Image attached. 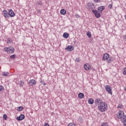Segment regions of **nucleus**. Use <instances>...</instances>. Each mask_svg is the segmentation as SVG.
Returning a JSON list of instances; mask_svg holds the SVG:
<instances>
[{"label":"nucleus","instance_id":"nucleus-35","mask_svg":"<svg viewBox=\"0 0 126 126\" xmlns=\"http://www.w3.org/2000/svg\"><path fill=\"white\" fill-rule=\"evenodd\" d=\"M36 4L37 5H40V4H42V2H41V1H37L36 2Z\"/></svg>","mask_w":126,"mask_h":126},{"label":"nucleus","instance_id":"nucleus-22","mask_svg":"<svg viewBox=\"0 0 126 126\" xmlns=\"http://www.w3.org/2000/svg\"><path fill=\"white\" fill-rule=\"evenodd\" d=\"M17 111L18 112H22V111H23V107L22 106H19L17 108Z\"/></svg>","mask_w":126,"mask_h":126},{"label":"nucleus","instance_id":"nucleus-31","mask_svg":"<svg viewBox=\"0 0 126 126\" xmlns=\"http://www.w3.org/2000/svg\"><path fill=\"white\" fill-rule=\"evenodd\" d=\"M10 59H15L16 58V55H13L10 56Z\"/></svg>","mask_w":126,"mask_h":126},{"label":"nucleus","instance_id":"nucleus-21","mask_svg":"<svg viewBox=\"0 0 126 126\" xmlns=\"http://www.w3.org/2000/svg\"><path fill=\"white\" fill-rule=\"evenodd\" d=\"M3 76H8L9 75V72H3L2 73Z\"/></svg>","mask_w":126,"mask_h":126},{"label":"nucleus","instance_id":"nucleus-25","mask_svg":"<svg viewBox=\"0 0 126 126\" xmlns=\"http://www.w3.org/2000/svg\"><path fill=\"white\" fill-rule=\"evenodd\" d=\"M114 60V58L113 57H110V59L108 60V63H111V62L113 61Z\"/></svg>","mask_w":126,"mask_h":126},{"label":"nucleus","instance_id":"nucleus-1","mask_svg":"<svg viewBox=\"0 0 126 126\" xmlns=\"http://www.w3.org/2000/svg\"><path fill=\"white\" fill-rule=\"evenodd\" d=\"M97 109L100 112H102V113L106 112L108 109V105L106 102H100L97 106Z\"/></svg>","mask_w":126,"mask_h":126},{"label":"nucleus","instance_id":"nucleus-18","mask_svg":"<svg viewBox=\"0 0 126 126\" xmlns=\"http://www.w3.org/2000/svg\"><path fill=\"white\" fill-rule=\"evenodd\" d=\"M60 13L62 15H64V14H65L66 13V11H65V10H64L63 9H62L60 11Z\"/></svg>","mask_w":126,"mask_h":126},{"label":"nucleus","instance_id":"nucleus-4","mask_svg":"<svg viewBox=\"0 0 126 126\" xmlns=\"http://www.w3.org/2000/svg\"><path fill=\"white\" fill-rule=\"evenodd\" d=\"M105 90L108 92L110 95H113V93L112 92V88L109 85H106L105 86Z\"/></svg>","mask_w":126,"mask_h":126},{"label":"nucleus","instance_id":"nucleus-13","mask_svg":"<svg viewBox=\"0 0 126 126\" xmlns=\"http://www.w3.org/2000/svg\"><path fill=\"white\" fill-rule=\"evenodd\" d=\"M108 58H110V56L107 53L104 54L102 58V61H106L108 60Z\"/></svg>","mask_w":126,"mask_h":126},{"label":"nucleus","instance_id":"nucleus-5","mask_svg":"<svg viewBox=\"0 0 126 126\" xmlns=\"http://www.w3.org/2000/svg\"><path fill=\"white\" fill-rule=\"evenodd\" d=\"M92 12L93 13H94L96 18H100L101 17V14H100L99 13H98L97 10H93Z\"/></svg>","mask_w":126,"mask_h":126},{"label":"nucleus","instance_id":"nucleus-37","mask_svg":"<svg viewBox=\"0 0 126 126\" xmlns=\"http://www.w3.org/2000/svg\"><path fill=\"white\" fill-rule=\"evenodd\" d=\"M75 17H76V18H79V17H80V16L77 14L75 15Z\"/></svg>","mask_w":126,"mask_h":126},{"label":"nucleus","instance_id":"nucleus-15","mask_svg":"<svg viewBox=\"0 0 126 126\" xmlns=\"http://www.w3.org/2000/svg\"><path fill=\"white\" fill-rule=\"evenodd\" d=\"M78 96V98H79V99H83V98L84 97V94H83V93H79Z\"/></svg>","mask_w":126,"mask_h":126},{"label":"nucleus","instance_id":"nucleus-32","mask_svg":"<svg viewBox=\"0 0 126 126\" xmlns=\"http://www.w3.org/2000/svg\"><path fill=\"white\" fill-rule=\"evenodd\" d=\"M112 8H113V5H112V4H109L108 5V8L112 9Z\"/></svg>","mask_w":126,"mask_h":126},{"label":"nucleus","instance_id":"nucleus-36","mask_svg":"<svg viewBox=\"0 0 126 126\" xmlns=\"http://www.w3.org/2000/svg\"><path fill=\"white\" fill-rule=\"evenodd\" d=\"M94 2H100L101 1V0H94Z\"/></svg>","mask_w":126,"mask_h":126},{"label":"nucleus","instance_id":"nucleus-7","mask_svg":"<svg viewBox=\"0 0 126 126\" xmlns=\"http://www.w3.org/2000/svg\"><path fill=\"white\" fill-rule=\"evenodd\" d=\"M8 13L9 17H14L15 16V13L11 9H9Z\"/></svg>","mask_w":126,"mask_h":126},{"label":"nucleus","instance_id":"nucleus-11","mask_svg":"<svg viewBox=\"0 0 126 126\" xmlns=\"http://www.w3.org/2000/svg\"><path fill=\"white\" fill-rule=\"evenodd\" d=\"M84 69L85 70H89L91 68V66L88 63H86L84 65Z\"/></svg>","mask_w":126,"mask_h":126},{"label":"nucleus","instance_id":"nucleus-34","mask_svg":"<svg viewBox=\"0 0 126 126\" xmlns=\"http://www.w3.org/2000/svg\"><path fill=\"white\" fill-rule=\"evenodd\" d=\"M3 50L5 52H6V53L8 52V48H6V47L4 48Z\"/></svg>","mask_w":126,"mask_h":126},{"label":"nucleus","instance_id":"nucleus-41","mask_svg":"<svg viewBox=\"0 0 126 126\" xmlns=\"http://www.w3.org/2000/svg\"><path fill=\"white\" fill-rule=\"evenodd\" d=\"M124 126H126V123H124Z\"/></svg>","mask_w":126,"mask_h":126},{"label":"nucleus","instance_id":"nucleus-2","mask_svg":"<svg viewBox=\"0 0 126 126\" xmlns=\"http://www.w3.org/2000/svg\"><path fill=\"white\" fill-rule=\"evenodd\" d=\"M95 7H96V6L93 3L90 2L86 5V8L89 10H92V9H94Z\"/></svg>","mask_w":126,"mask_h":126},{"label":"nucleus","instance_id":"nucleus-27","mask_svg":"<svg viewBox=\"0 0 126 126\" xmlns=\"http://www.w3.org/2000/svg\"><path fill=\"white\" fill-rule=\"evenodd\" d=\"M7 44H10V43H11V42H12V40H11V38H9L7 40Z\"/></svg>","mask_w":126,"mask_h":126},{"label":"nucleus","instance_id":"nucleus-3","mask_svg":"<svg viewBox=\"0 0 126 126\" xmlns=\"http://www.w3.org/2000/svg\"><path fill=\"white\" fill-rule=\"evenodd\" d=\"M2 12H3V16H4L5 20H7V19L9 18V14L8 12L6 10H3Z\"/></svg>","mask_w":126,"mask_h":126},{"label":"nucleus","instance_id":"nucleus-33","mask_svg":"<svg viewBox=\"0 0 126 126\" xmlns=\"http://www.w3.org/2000/svg\"><path fill=\"white\" fill-rule=\"evenodd\" d=\"M3 89H4L3 86H0V92L1 91H3Z\"/></svg>","mask_w":126,"mask_h":126},{"label":"nucleus","instance_id":"nucleus-24","mask_svg":"<svg viewBox=\"0 0 126 126\" xmlns=\"http://www.w3.org/2000/svg\"><path fill=\"white\" fill-rule=\"evenodd\" d=\"M123 73L124 75L126 74V67H124L123 70Z\"/></svg>","mask_w":126,"mask_h":126},{"label":"nucleus","instance_id":"nucleus-39","mask_svg":"<svg viewBox=\"0 0 126 126\" xmlns=\"http://www.w3.org/2000/svg\"><path fill=\"white\" fill-rule=\"evenodd\" d=\"M75 61H76V62H77L78 63V62H79V59H78V58H76Z\"/></svg>","mask_w":126,"mask_h":126},{"label":"nucleus","instance_id":"nucleus-20","mask_svg":"<svg viewBox=\"0 0 126 126\" xmlns=\"http://www.w3.org/2000/svg\"><path fill=\"white\" fill-rule=\"evenodd\" d=\"M19 84L20 87H23V85H24V82L22 80L19 81Z\"/></svg>","mask_w":126,"mask_h":126},{"label":"nucleus","instance_id":"nucleus-29","mask_svg":"<svg viewBox=\"0 0 126 126\" xmlns=\"http://www.w3.org/2000/svg\"><path fill=\"white\" fill-rule=\"evenodd\" d=\"M87 35L89 38H91V33L90 32H87Z\"/></svg>","mask_w":126,"mask_h":126},{"label":"nucleus","instance_id":"nucleus-42","mask_svg":"<svg viewBox=\"0 0 126 126\" xmlns=\"http://www.w3.org/2000/svg\"><path fill=\"white\" fill-rule=\"evenodd\" d=\"M44 85H46V84H44Z\"/></svg>","mask_w":126,"mask_h":126},{"label":"nucleus","instance_id":"nucleus-23","mask_svg":"<svg viewBox=\"0 0 126 126\" xmlns=\"http://www.w3.org/2000/svg\"><path fill=\"white\" fill-rule=\"evenodd\" d=\"M123 123L126 124V115H123Z\"/></svg>","mask_w":126,"mask_h":126},{"label":"nucleus","instance_id":"nucleus-12","mask_svg":"<svg viewBox=\"0 0 126 126\" xmlns=\"http://www.w3.org/2000/svg\"><path fill=\"white\" fill-rule=\"evenodd\" d=\"M29 83L31 86H33V85H35V84H36V81L34 79H32L29 81Z\"/></svg>","mask_w":126,"mask_h":126},{"label":"nucleus","instance_id":"nucleus-17","mask_svg":"<svg viewBox=\"0 0 126 126\" xmlns=\"http://www.w3.org/2000/svg\"><path fill=\"white\" fill-rule=\"evenodd\" d=\"M69 36V34H68V33H67V32H64L63 34V38H65V39H67V38H68Z\"/></svg>","mask_w":126,"mask_h":126},{"label":"nucleus","instance_id":"nucleus-38","mask_svg":"<svg viewBox=\"0 0 126 126\" xmlns=\"http://www.w3.org/2000/svg\"><path fill=\"white\" fill-rule=\"evenodd\" d=\"M44 126H50V125L48 123H45L44 124Z\"/></svg>","mask_w":126,"mask_h":126},{"label":"nucleus","instance_id":"nucleus-10","mask_svg":"<svg viewBox=\"0 0 126 126\" xmlns=\"http://www.w3.org/2000/svg\"><path fill=\"white\" fill-rule=\"evenodd\" d=\"M14 51H15L14 50V48L12 47H8V53L9 54H13V53H14Z\"/></svg>","mask_w":126,"mask_h":126},{"label":"nucleus","instance_id":"nucleus-6","mask_svg":"<svg viewBox=\"0 0 126 126\" xmlns=\"http://www.w3.org/2000/svg\"><path fill=\"white\" fill-rule=\"evenodd\" d=\"M125 114V113H124V111H119V113H118V115H117V118H118V119H119V120H121V119H122V118H123L124 114Z\"/></svg>","mask_w":126,"mask_h":126},{"label":"nucleus","instance_id":"nucleus-14","mask_svg":"<svg viewBox=\"0 0 126 126\" xmlns=\"http://www.w3.org/2000/svg\"><path fill=\"white\" fill-rule=\"evenodd\" d=\"M104 9H105L104 6H100L97 8V10H98L99 12H102Z\"/></svg>","mask_w":126,"mask_h":126},{"label":"nucleus","instance_id":"nucleus-9","mask_svg":"<svg viewBox=\"0 0 126 126\" xmlns=\"http://www.w3.org/2000/svg\"><path fill=\"white\" fill-rule=\"evenodd\" d=\"M74 49V47L73 46L68 45L66 48L65 50L68 51V52H71V51H73Z\"/></svg>","mask_w":126,"mask_h":126},{"label":"nucleus","instance_id":"nucleus-19","mask_svg":"<svg viewBox=\"0 0 126 126\" xmlns=\"http://www.w3.org/2000/svg\"><path fill=\"white\" fill-rule=\"evenodd\" d=\"M88 103L90 104V105H92L93 103H94V100H93V98L89 99Z\"/></svg>","mask_w":126,"mask_h":126},{"label":"nucleus","instance_id":"nucleus-26","mask_svg":"<svg viewBox=\"0 0 126 126\" xmlns=\"http://www.w3.org/2000/svg\"><path fill=\"white\" fill-rule=\"evenodd\" d=\"M118 109H123V104L122 103L119 104V105L117 106Z\"/></svg>","mask_w":126,"mask_h":126},{"label":"nucleus","instance_id":"nucleus-30","mask_svg":"<svg viewBox=\"0 0 126 126\" xmlns=\"http://www.w3.org/2000/svg\"><path fill=\"white\" fill-rule=\"evenodd\" d=\"M3 118L4 119L5 121H6L7 119V115L6 114H4L3 116Z\"/></svg>","mask_w":126,"mask_h":126},{"label":"nucleus","instance_id":"nucleus-16","mask_svg":"<svg viewBox=\"0 0 126 126\" xmlns=\"http://www.w3.org/2000/svg\"><path fill=\"white\" fill-rule=\"evenodd\" d=\"M94 103L96 105H98V104H99V103H101V98L96 99L95 100Z\"/></svg>","mask_w":126,"mask_h":126},{"label":"nucleus","instance_id":"nucleus-40","mask_svg":"<svg viewBox=\"0 0 126 126\" xmlns=\"http://www.w3.org/2000/svg\"><path fill=\"white\" fill-rule=\"evenodd\" d=\"M37 13H41V10L38 9V10H37Z\"/></svg>","mask_w":126,"mask_h":126},{"label":"nucleus","instance_id":"nucleus-28","mask_svg":"<svg viewBox=\"0 0 126 126\" xmlns=\"http://www.w3.org/2000/svg\"><path fill=\"white\" fill-rule=\"evenodd\" d=\"M68 126H76V125H75L74 123H71L68 124Z\"/></svg>","mask_w":126,"mask_h":126},{"label":"nucleus","instance_id":"nucleus-8","mask_svg":"<svg viewBox=\"0 0 126 126\" xmlns=\"http://www.w3.org/2000/svg\"><path fill=\"white\" fill-rule=\"evenodd\" d=\"M25 119V116L23 114H21L19 116L17 117L16 120L17 121H22L23 120H24Z\"/></svg>","mask_w":126,"mask_h":126}]
</instances>
